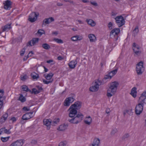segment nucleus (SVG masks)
<instances>
[{"label": "nucleus", "mask_w": 146, "mask_h": 146, "mask_svg": "<svg viewBox=\"0 0 146 146\" xmlns=\"http://www.w3.org/2000/svg\"><path fill=\"white\" fill-rule=\"evenodd\" d=\"M113 25V24L111 22H110L108 23V27L109 28V29H112V26Z\"/></svg>", "instance_id": "52"}, {"label": "nucleus", "mask_w": 146, "mask_h": 146, "mask_svg": "<svg viewBox=\"0 0 146 146\" xmlns=\"http://www.w3.org/2000/svg\"><path fill=\"white\" fill-rule=\"evenodd\" d=\"M115 19L116 23L119 27H120L125 24V19L121 15L117 16L115 18Z\"/></svg>", "instance_id": "4"}, {"label": "nucleus", "mask_w": 146, "mask_h": 146, "mask_svg": "<svg viewBox=\"0 0 146 146\" xmlns=\"http://www.w3.org/2000/svg\"><path fill=\"white\" fill-rule=\"evenodd\" d=\"M33 112H28L24 114L22 117V119L23 120H27L30 118L31 117L29 116V114L32 115Z\"/></svg>", "instance_id": "17"}, {"label": "nucleus", "mask_w": 146, "mask_h": 146, "mask_svg": "<svg viewBox=\"0 0 146 146\" xmlns=\"http://www.w3.org/2000/svg\"><path fill=\"white\" fill-rule=\"evenodd\" d=\"M88 37L90 39V42H95L96 40V38L95 35L93 34H90L88 35Z\"/></svg>", "instance_id": "23"}, {"label": "nucleus", "mask_w": 146, "mask_h": 146, "mask_svg": "<svg viewBox=\"0 0 146 146\" xmlns=\"http://www.w3.org/2000/svg\"><path fill=\"white\" fill-rule=\"evenodd\" d=\"M39 40L38 38H33L32 40V44L33 45H35L36 43L38 42Z\"/></svg>", "instance_id": "34"}, {"label": "nucleus", "mask_w": 146, "mask_h": 146, "mask_svg": "<svg viewBox=\"0 0 146 146\" xmlns=\"http://www.w3.org/2000/svg\"><path fill=\"white\" fill-rule=\"evenodd\" d=\"M12 2L9 0H7L5 2L4 6V8L7 10L9 9L11 5Z\"/></svg>", "instance_id": "19"}, {"label": "nucleus", "mask_w": 146, "mask_h": 146, "mask_svg": "<svg viewBox=\"0 0 146 146\" xmlns=\"http://www.w3.org/2000/svg\"><path fill=\"white\" fill-rule=\"evenodd\" d=\"M37 141L36 140H32L31 141V143L32 144H36Z\"/></svg>", "instance_id": "59"}, {"label": "nucleus", "mask_w": 146, "mask_h": 146, "mask_svg": "<svg viewBox=\"0 0 146 146\" xmlns=\"http://www.w3.org/2000/svg\"><path fill=\"white\" fill-rule=\"evenodd\" d=\"M66 142H61L59 143L58 146H66Z\"/></svg>", "instance_id": "48"}, {"label": "nucleus", "mask_w": 146, "mask_h": 146, "mask_svg": "<svg viewBox=\"0 0 146 146\" xmlns=\"http://www.w3.org/2000/svg\"><path fill=\"white\" fill-rule=\"evenodd\" d=\"M133 49L134 52L137 55L140 54L141 53L139 46L135 42L133 44Z\"/></svg>", "instance_id": "9"}, {"label": "nucleus", "mask_w": 146, "mask_h": 146, "mask_svg": "<svg viewBox=\"0 0 146 146\" xmlns=\"http://www.w3.org/2000/svg\"><path fill=\"white\" fill-rule=\"evenodd\" d=\"M5 129V128H2L0 129V131L2 133L3 132H4V130Z\"/></svg>", "instance_id": "64"}, {"label": "nucleus", "mask_w": 146, "mask_h": 146, "mask_svg": "<svg viewBox=\"0 0 146 146\" xmlns=\"http://www.w3.org/2000/svg\"><path fill=\"white\" fill-rule=\"evenodd\" d=\"M71 40L73 41H76L78 40H80L81 39V37L78 36H75L71 38Z\"/></svg>", "instance_id": "31"}, {"label": "nucleus", "mask_w": 146, "mask_h": 146, "mask_svg": "<svg viewBox=\"0 0 146 146\" xmlns=\"http://www.w3.org/2000/svg\"><path fill=\"white\" fill-rule=\"evenodd\" d=\"M94 85L90 87V91L92 92L97 91L99 88V86L96 85V84L95 83L94 84Z\"/></svg>", "instance_id": "20"}, {"label": "nucleus", "mask_w": 146, "mask_h": 146, "mask_svg": "<svg viewBox=\"0 0 146 146\" xmlns=\"http://www.w3.org/2000/svg\"><path fill=\"white\" fill-rule=\"evenodd\" d=\"M23 110L28 111L30 110V109L29 108H28L26 107H23L22 109Z\"/></svg>", "instance_id": "54"}, {"label": "nucleus", "mask_w": 146, "mask_h": 146, "mask_svg": "<svg viewBox=\"0 0 146 146\" xmlns=\"http://www.w3.org/2000/svg\"><path fill=\"white\" fill-rule=\"evenodd\" d=\"M10 137V136L7 137H2L1 138V139L3 142H5L8 141Z\"/></svg>", "instance_id": "37"}, {"label": "nucleus", "mask_w": 146, "mask_h": 146, "mask_svg": "<svg viewBox=\"0 0 146 146\" xmlns=\"http://www.w3.org/2000/svg\"><path fill=\"white\" fill-rule=\"evenodd\" d=\"M27 76H24L21 77V80L23 81H25L27 79Z\"/></svg>", "instance_id": "57"}, {"label": "nucleus", "mask_w": 146, "mask_h": 146, "mask_svg": "<svg viewBox=\"0 0 146 146\" xmlns=\"http://www.w3.org/2000/svg\"><path fill=\"white\" fill-rule=\"evenodd\" d=\"M23 141V139L17 140L12 143L11 146H22L24 143Z\"/></svg>", "instance_id": "13"}, {"label": "nucleus", "mask_w": 146, "mask_h": 146, "mask_svg": "<svg viewBox=\"0 0 146 146\" xmlns=\"http://www.w3.org/2000/svg\"><path fill=\"white\" fill-rule=\"evenodd\" d=\"M42 46L43 48L46 50H48L50 48V46L49 45L46 43L42 44Z\"/></svg>", "instance_id": "33"}, {"label": "nucleus", "mask_w": 146, "mask_h": 146, "mask_svg": "<svg viewBox=\"0 0 146 146\" xmlns=\"http://www.w3.org/2000/svg\"><path fill=\"white\" fill-rule=\"evenodd\" d=\"M59 121V119H56L55 120L51 121V125H52L54 126L55 125L57 124Z\"/></svg>", "instance_id": "41"}, {"label": "nucleus", "mask_w": 146, "mask_h": 146, "mask_svg": "<svg viewBox=\"0 0 146 146\" xmlns=\"http://www.w3.org/2000/svg\"><path fill=\"white\" fill-rule=\"evenodd\" d=\"M119 84L117 82L115 81L110 84L109 88L107 90V96L110 98L113 96L116 92L117 87Z\"/></svg>", "instance_id": "1"}, {"label": "nucleus", "mask_w": 146, "mask_h": 146, "mask_svg": "<svg viewBox=\"0 0 146 146\" xmlns=\"http://www.w3.org/2000/svg\"><path fill=\"white\" fill-rule=\"evenodd\" d=\"M73 97H68L69 98V99H70L72 103V102H73L74 101V98H73V97L75 96V95L74 94H73Z\"/></svg>", "instance_id": "56"}, {"label": "nucleus", "mask_w": 146, "mask_h": 146, "mask_svg": "<svg viewBox=\"0 0 146 146\" xmlns=\"http://www.w3.org/2000/svg\"><path fill=\"white\" fill-rule=\"evenodd\" d=\"M8 116V114L7 113H6L5 114H4L3 116H2V117L3 118L4 121H2L3 122H5L6 120L7 119V118Z\"/></svg>", "instance_id": "40"}, {"label": "nucleus", "mask_w": 146, "mask_h": 146, "mask_svg": "<svg viewBox=\"0 0 146 146\" xmlns=\"http://www.w3.org/2000/svg\"><path fill=\"white\" fill-rule=\"evenodd\" d=\"M71 106L68 110V111H69V116L71 118L74 117L76 116L77 113V111L76 109L74 108H72L70 109Z\"/></svg>", "instance_id": "7"}, {"label": "nucleus", "mask_w": 146, "mask_h": 146, "mask_svg": "<svg viewBox=\"0 0 146 146\" xmlns=\"http://www.w3.org/2000/svg\"><path fill=\"white\" fill-rule=\"evenodd\" d=\"M86 21L88 24L92 27L96 25V23L92 19H88L86 20Z\"/></svg>", "instance_id": "24"}, {"label": "nucleus", "mask_w": 146, "mask_h": 146, "mask_svg": "<svg viewBox=\"0 0 146 146\" xmlns=\"http://www.w3.org/2000/svg\"><path fill=\"white\" fill-rule=\"evenodd\" d=\"M36 88L38 90H37L35 88H33L32 89V92H31V94H37L40 92L41 91L43 90V89L42 87L39 86H36Z\"/></svg>", "instance_id": "11"}, {"label": "nucleus", "mask_w": 146, "mask_h": 146, "mask_svg": "<svg viewBox=\"0 0 146 146\" xmlns=\"http://www.w3.org/2000/svg\"><path fill=\"white\" fill-rule=\"evenodd\" d=\"M88 119L84 121L85 123L88 125H90L92 122V119L90 116H88L87 117Z\"/></svg>", "instance_id": "30"}, {"label": "nucleus", "mask_w": 146, "mask_h": 146, "mask_svg": "<svg viewBox=\"0 0 146 146\" xmlns=\"http://www.w3.org/2000/svg\"><path fill=\"white\" fill-rule=\"evenodd\" d=\"M43 123L44 125H46L48 130H49L50 128V125H51V120L49 119H44L43 120Z\"/></svg>", "instance_id": "15"}, {"label": "nucleus", "mask_w": 146, "mask_h": 146, "mask_svg": "<svg viewBox=\"0 0 146 146\" xmlns=\"http://www.w3.org/2000/svg\"><path fill=\"white\" fill-rule=\"evenodd\" d=\"M84 115L80 113H79L78 114H76L75 116L74 117L75 119V124H77L80 122L83 119Z\"/></svg>", "instance_id": "8"}, {"label": "nucleus", "mask_w": 146, "mask_h": 146, "mask_svg": "<svg viewBox=\"0 0 146 146\" xmlns=\"http://www.w3.org/2000/svg\"><path fill=\"white\" fill-rule=\"evenodd\" d=\"M26 49V48L25 47H24L22 50H21L20 52V54L21 56H23L24 55L25 52V50Z\"/></svg>", "instance_id": "44"}, {"label": "nucleus", "mask_w": 146, "mask_h": 146, "mask_svg": "<svg viewBox=\"0 0 146 146\" xmlns=\"http://www.w3.org/2000/svg\"><path fill=\"white\" fill-rule=\"evenodd\" d=\"M130 137L129 134V133H125V134L122 137V140L127 139Z\"/></svg>", "instance_id": "35"}, {"label": "nucleus", "mask_w": 146, "mask_h": 146, "mask_svg": "<svg viewBox=\"0 0 146 146\" xmlns=\"http://www.w3.org/2000/svg\"><path fill=\"white\" fill-rule=\"evenodd\" d=\"M32 42V40H31L29 41V42L27 43V44L26 45V46L25 47L26 48H27V47L28 46H32V45L31 44Z\"/></svg>", "instance_id": "51"}, {"label": "nucleus", "mask_w": 146, "mask_h": 146, "mask_svg": "<svg viewBox=\"0 0 146 146\" xmlns=\"http://www.w3.org/2000/svg\"><path fill=\"white\" fill-rule=\"evenodd\" d=\"M68 127V125L67 124H63L60 125L59 127L58 130L60 131H63L66 129Z\"/></svg>", "instance_id": "26"}, {"label": "nucleus", "mask_w": 146, "mask_h": 146, "mask_svg": "<svg viewBox=\"0 0 146 146\" xmlns=\"http://www.w3.org/2000/svg\"><path fill=\"white\" fill-rule=\"evenodd\" d=\"M54 21V19L52 17L45 19L43 21L42 25L46 26V24H49Z\"/></svg>", "instance_id": "14"}, {"label": "nucleus", "mask_w": 146, "mask_h": 146, "mask_svg": "<svg viewBox=\"0 0 146 146\" xmlns=\"http://www.w3.org/2000/svg\"><path fill=\"white\" fill-rule=\"evenodd\" d=\"M63 59V58H62L61 56H58L57 57V59L59 60H61Z\"/></svg>", "instance_id": "63"}, {"label": "nucleus", "mask_w": 146, "mask_h": 146, "mask_svg": "<svg viewBox=\"0 0 146 146\" xmlns=\"http://www.w3.org/2000/svg\"><path fill=\"white\" fill-rule=\"evenodd\" d=\"M4 133L7 134H9L11 133V132L10 131V129L8 130L5 128V129L4 130Z\"/></svg>", "instance_id": "49"}, {"label": "nucleus", "mask_w": 146, "mask_h": 146, "mask_svg": "<svg viewBox=\"0 0 146 146\" xmlns=\"http://www.w3.org/2000/svg\"><path fill=\"white\" fill-rule=\"evenodd\" d=\"M112 76H111V74H110V73L109 72L108 74L105 76V77L104 78L103 80H106L107 79H111Z\"/></svg>", "instance_id": "36"}, {"label": "nucleus", "mask_w": 146, "mask_h": 146, "mask_svg": "<svg viewBox=\"0 0 146 146\" xmlns=\"http://www.w3.org/2000/svg\"><path fill=\"white\" fill-rule=\"evenodd\" d=\"M143 64V62L141 61L136 65V69L137 74L140 75L142 74L143 71L144 70Z\"/></svg>", "instance_id": "3"}, {"label": "nucleus", "mask_w": 146, "mask_h": 146, "mask_svg": "<svg viewBox=\"0 0 146 146\" xmlns=\"http://www.w3.org/2000/svg\"><path fill=\"white\" fill-rule=\"evenodd\" d=\"M10 119L12 120L13 122H15L16 120V118H15V117H12Z\"/></svg>", "instance_id": "60"}, {"label": "nucleus", "mask_w": 146, "mask_h": 146, "mask_svg": "<svg viewBox=\"0 0 146 146\" xmlns=\"http://www.w3.org/2000/svg\"><path fill=\"white\" fill-rule=\"evenodd\" d=\"M90 3L92 5L95 6H98L97 3L96 2H93L91 1H90Z\"/></svg>", "instance_id": "53"}, {"label": "nucleus", "mask_w": 146, "mask_h": 146, "mask_svg": "<svg viewBox=\"0 0 146 146\" xmlns=\"http://www.w3.org/2000/svg\"><path fill=\"white\" fill-rule=\"evenodd\" d=\"M136 88L135 87H134L132 88L131 90V94L134 98L136 96Z\"/></svg>", "instance_id": "25"}, {"label": "nucleus", "mask_w": 146, "mask_h": 146, "mask_svg": "<svg viewBox=\"0 0 146 146\" xmlns=\"http://www.w3.org/2000/svg\"><path fill=\"white\" fill-rule=\"evenodd\" d=\"M100 142L99 138H95L94 139L92 144L90 146H98Z\"/></svg>", "instance_id": "22"}, {"label": "nucleus", "mask_w": 146, "mask_h": 146, "mask_svg": "<svg viewBox=\"0 0 146 146\" xmlns=\"http://www.w3.org/2000/svg\"><path fill=\"white\" fill-rule=\"evenodd\" d=\"M4 94V91L3 90H0V110L2 108L3 105V101L5 99V98L3 96Z\"/></svg>", "instance_id": "10"}, {"label": "nucleus", "mask_w": 146, "mask_h": 146, "mask_svg": "<svg viewBox=\"0 0 146 146\" xmlns=\"http://www.w3.org/2000/svg\"><path fill=\"white\" fill-rule=\"evenodd\" d=\"M53 62V60H47L46 61V62L47 63L50 64L51 62Z\"/></svg>", "instance_id": "62"}, {"label": "nucleus", "mask_w": 146, "mask_h": 146, "mask_svg": "<svg viewBox=\"0 0 146 146\" xmlns=\"http://www.w3.org/2000/svg\"><path fill=\"white\" fill-rule=\"evenodd\" d=\"M144 104L139 103L137 104L135 108V113L137 115H140L142 112Z\"/></svg>", "instance_id": "6"}, {"label": "nucleus", "mask_w": 146, "mask_h": 146, "mask_svg": "<svg viewBox=\"0 0 146 146\" xmlns=\"http://www.w3.org/2000/svg\"><path fill=\"white\" fill-rule=\"evenodd\" d=\"M77 59L78 58H77L76 60L71 61L69 63L68 66L70 68L74 69L75 68L77 63Z\"/></svg>", "instance_id": "16"}, {"label": "nucleus", "mask_w": 146, "mask_h": 146, "mask_svg": "<svg viewBox=\"0 0 146 146\" xmlns=\"http://www.w3.org/2000/svg\"><path fill=\"white\" fill-rule=\"evenodd\" d=\"M106 113H110V109L109 108L106 109Z\"/></svg>", "instance_id": "61"}, {"label": "nucleus", "mask_w": 146, "mask_h": 146, "mask_svg": "<svg viewBox=\"0 0 146 146\" xmlns=\"http://www.w3.org/2000/svg\"><path fill=\"white\" fill-rule=\"evenodd\" d=\"M38 15V13H37V14L35 12H32L31 14H30L29 17H35V18H36V19Z\"/></svg>", "instance_id": "28"}, {"label": "nucleus", "mask_w": 146, "mask_h": 146, "mask_svg": "<svg viewBox=\"0 0 146 146\" xmlns=\"http://www.w3.org/2000/svg\"><path fill=\"white\" fill-rule=\"evenodd\" d=\"M11 23H8L4 26L2 27V31H7L10 30L11 28Z\"/></svg>", "instance_id": "18"}, {"label": "nucleus", "mask_w": 146, "mask_h": 146, "mask_svg": "<svg viewBox=\"0 0 146 146\" xmlns=\"http://www.w3.org/2000/svg\"><path fill=\"white\" fill-rule=\"evenodd\" d=\"M19 100L21 101L22 102H25L26 100V98L22 94H21L19 98Z\"/></svg>", "instance_id": "32"}, {"label": "nucleus", "mask_w": 146, "mask_h": 146, "mask_svg": "<svg viewBox=\"0 0 146 146\" xmlns=\"http://www.w3.org/2000/svg\"><path fill=\"white\" fill-rule=\"evenodd\" d=\"M119 28H115L112 30L110 32V36L111 38H114V41H116L118 38V35L120 32Z\"/></svg>", "instance_id": "2"}, {"label": "nucleus", "mask_w": 146, "mask_h": 146, "mask_svg": "<svg viewBox=\"0 0 146 146\" xmlns=\"http://www.w3.org/2000/svg\"><path fill=\"white\" fill-rule=\"evenodd\" d=\"M45 33L44 31L42 29H39L38 30L37 32V34L42 35V34Z\"/></svg>", "instance_id": "43"}, {"label": "nucleus", "mask_w": 146, "mask_h": 146, "mask_svg": "<svg viewBox=\"0 0 146 146\" xmlns=\"http://www.w3.org/2000/svg\"><path fill=\"white\" fill-rule=\"evenodd\" d=\"M81 102L79 101H77L71 106L70 109L72 108H74L77 110H79L81 108Z\"/></svg>", "instance_id": "12"}, {"label": "nucleus", "mask_w": 146, "mask_h": 146, "mask_svg": "<svg viewBox=\"0 0 146 146\" xmlns=\"http://www.w3.org/2000/svg\"><path fill=\"white\" fill-rule=\"evenodd\" d=\"M22 89L23 91H25L26 92H29L31 93V90L29 89L28 87L26 85H23L22 86Z\"/></svg>", "instance_id": "29"}, {"label": "nucleus", "mask_w": 146, "mask_h": 146, "mask_svg": "<svg viewBox=\"0 0 146 146\" xmlns=\"http://www.w3.org/2000/svg\"><path fill=\"white\" fill-rule=\"evenodd\" d=\"M53 75V74L52 73H49L46 75L45 74L44 75V77L46 79V80H42L44 84H48L52 83L53 81V80L52 79Z\"/></svg>", "instance_id": "5"}, {"label": "nucleus", "mask_w": 146, "mask_h": 146, "mask_svg": "<svg viewBox=\"0 0 146 146\" xmlns=\"http://www.w3.org/2000/svg\"><path fill=\"white\" fill-rule=\"evenodd\" d=\"M67 100V99L66 98L64 100V105L65 106L68 107L70 106V104L69 102Z\"/></svg>", "instance_id": "39"}, {"label": "nucleus", "mask_w": 146, "mask_h": 146, "mask_svg": "<svg viewBox=\"0 0 146 146\" xmlns=\"http://www.w3.org/2000/svg\"><path fill=\"white\" fill-rule=\"evenodd\" d=\"M117 69H115L114 70H113L110 72H109L110 74H111V76L113 77L117 73Z\"/></svg>", "instance_id": "38"}, {"label": "nucleus", "mask_w": 146, "mask_h": 146, "mask_svg": "<svg viewBox=\"0 0 146 146\" xmlns=\"http://www.w3.org/2000/svg\"><path fill=\"white\" fill-rule=\"evenodd\" d=\"M94 83L96 84V85H98V86L102 84V82L101 81L99 80V79L97 80H96Z\"/></svg>", "instance_id": "45"}, {"label": "nucleus", "mask_w": 146, "mask_h": 146, "mask_svg": "<svg viewBox=\"0 0 146 146\" xmlns=\"http://www.w3.org/2000/svg\"><path fill=\"white\" fill-rule=\"evenodd\" d=\"M68 121L71 123H73L75 124V122L76 121H75V119L74 118H73L72 119H69Z\"/></svg>", "instance_id": "50"}, {"label": "nucleus", "mask_w": 146, "mask_h": 146, "mask_svg": "<svg viewBox=\"0 0 146 146\" xmlns=\"http://www.w3.org/2000/svg\"><path fill=\"white\" fill-rule=\"evenodd\" d=\"M145 99H146V98H145L142 94L139 99V103L142 104H145Z\"/></svg>", "instance_id": "21"}, {"label": "nucleus", "mask_w": 146, "mask_h": 146, "mask_svg": "<svg viewBox=\"0 0 146 146\" xmlns=\"http://www.w3.org/2000/svg\"><path fill=\"white\" fill-rule=\"evenodd\" d=\"M36 19V18H35V17H29V20L31 22L33 23L35 22V21Z\"/></svg>", "instance_id": "47"}, {"label": "nucleus", "mask_w": 146, "mask_h": 146, "mask_svg": "<svg viewBox=\"0 0 146 146\" xmlns=\"http://www.w3.org/2000/svg\"><path fill=\"white\" fill-rule=\"evenodd\" d=\"M117 129H112L111 132V134L112 135H114L117 132Z\"/></svg>", "instance_id": "46"}, {"label": "nucleus", "mask_w": 146, "mask_h": 146, "mask_svg": "<svg viewBox=\"0 0 146 146\" xmlns=\"http://www.w3.org/2000/svg\"><path fill=\"white\" fill-rule=\"evenodd\" d=\"M54 41L58 43H62L63 42L62 40L60 39L54 38Z\"/></svg>", "instance_id": "42"}, {"label": "nucleus", "mask_w": 146, "mask_h": 146, "mask_svg": "<svg viewBox=\"0 0 146 146\" xmlns=\"http://www.w3.org/2000/svg\"><path fill=\"white\" fill-rule=\"evenodd\" d=\"M31 54H33V53L32 51L30 52L28 55L27 56H26V58H27V59L29 58V56L31 57L32 56V55H30V54H31Z\"/></svg>", "instance_id": "58"}, {"label": "nucleus", "mask_w": 146, "mask_h": 146, "mask_svg": "<svg viewBox=\"0 0 146 146\" xmlns=\"http://www.w3.org/2000/svg\"><path fill=\"white\" fill-rule=\"evenodd\" d=\"M133 31L135 32L136 34L138 33L139 31L138 27H136L135 29L133 30Z\"/></svg>", "instance_id": "55"}, {"label": "nucleus", "mask_w": 146, "mask_h": 146, "mask_svg": "<svg viewBox=\"0 0 146 146\" xmlns=\"http://www.w3.org/2000/svg\"><path fill=\"white\" fill-rule=\"evenodd\" d=\"M31 76L33 79H37L39 78V76L38 74H36L35 72L32 73L31 74Z\"/></svg>", "instance_id": "27"}]
</instances>
